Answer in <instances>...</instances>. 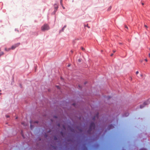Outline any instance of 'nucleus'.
<instances>
[{"instance_id":"f257e3e1","label":"nucleus","mask_w":150,"mask_h":150,"mask_svg":"<svg viewBox=\"0 0 150 150\" xmlns=\"http://www.w3.org/2000/svg\"><path fill=\"white\" fill-rule=\"evenodd\" d=\"M50 28L49 25L47 24H45L42 26L41 28V30L42 31H45L49 30Z\"/></svg>"},{"instance_id":"f03ea898","label":"nucleus","mask_w":150,"mask_h":150,"mask_svg":"<svg viewBox=\"0 0 150 150\" xmlns=\"http://www.w3.org/2000/svg\"><path fill=\"white\" fill-rule=\"evenodd\" d=\"M95 128V125L93 122H92L91 124L89 131H91L92 129H94Z\"/></svg>"},{"instance_id":"7ed1b4c3","label":"nucleus","mask_w":150,"mask_h":150,"mask_svg":"<svg viewBox=\"0 0 150 150\" xmlns=\"http://www.w3.org/2000/svg\"><path fill=\"white\" fill-rule=\"evenodd\" d=\"M20 44L19 43H17L16 44H15L13 45L11 47V49H12V50H13L14 49H15L16 47H17Z\"/></svg>"},{"instance_id":"20e7f679","label":"nucleus","mask_w":150,"mask_h":150,"mask_svg":"<svg viewBox=\"0 0 150 150\" xmlns=\"http://www.w3.org/2000/svg\"><path fill=\"white\" fill-rule=\"evenodd\" d=\"M98 113L96 115V116H95L93 118V120H94L96 118H98Z\"/></svg>"},{"instance_id":"39448f33","label":"nucleus","mask_w":150,"mask_h":150,"mask_svg":"<svg viewBox=\"0 0 150 150\" xmlns=\"http://www.w3.org/2000/svg\"><path fill=\"white\" fill-rule=\"evenodd\" d=\"M114 127V126L113 125H109V126H108V129H111L113 128Z\"/></svg>"},{"instance_id":"423d86ee","label":"nucleus","mask_w":150,"mask_h":150,"mask_svg":"<svg viewBox=\"0 0 150 150\" xmlns=\"http://www.w3.org/2000/svg\"><path fill=\"white\" fill-rule=\"evenodd\" d=\"M30 128H31V129H32V128H33V126L32 125V121H30Z\"/></svg>"},{"instance_id":"0eeeda50","label":"nucleus","mask_w":150,"mask_h":150,"mask_svg":"<svg viewBox=\"0 0 150 150\" xmlns=\"http://www.w3.org/2000/svg\"><path fill=\"white\" fill-rule=\"evenodd\" d=\"M54 8L56 10H57L58 8L57 5V4H55L54 5Z\"/></svg>"},{"instance_id":"6e6552de","label":"nucleus","mask_w":150,"mask_h":150,"mask_svg":"<svg viewBox=\"0 0 150 150\" xmlns=\"http://www.w3.org/2000/svg\"><path fill=\"white\" fill-rule=\"evenodd\" d=\"M11 49L10 48H9L8 49V50L7 49V48H6L5 49V50L6 51H8L9 50H10Z\"/></svg>"},{"instance_id":"1a4fd4ad","label":"nucleus","mask_w":150,"mask_h":150,"mask_svg":"<svg viewBox=\"0 0 150 150\" xmlns=\"http://www.w3.org/2000/svg\"><path fill=\"white\" fill-rule=\"evenodd\" d=\"M60 4L61 5H62V0H60Z\"/></svg>"},{"instance_id":"9d476101","label":"nucleus","mask_w":150,"mask_h":150,"mask_svg":"<svg viewBox=\"0 0 150 150\" xmlns=\"http://www.w3.org/2000/svg\"><path fill=\"white\" fill-rule=\"evenodd\" d=\"M64 28H63L61 30H60V32H61V31H64Z\"/></svg>"},{"instance_id":"9b49d317","label":"nucleus","mask_w":150,"mask_h":150,"mask_svg":"<svg viewBox=\"0 0 150 150\" xmlns=\"http://www.w3.org/2000/svg\"><path fill=\"white\" fill-rule=\"evenodd\" d=\"M144 106H143L142 105H140V108H143Z\"/></svg>"},{"instance_id":"f8f14e48","label":"nucleus","mask_w":150,"mask_h":150,"mask_svg":"<svg viewBox=\"0 0 150 150\" xmlns=\"http://www.w3.org/2000/svg\"><path fill=\"white\" fill-rule=\"evenodd\" d=\"M140 150H146V149H140Z\"/></svg>"},{"instance_id":"ddd939ff","label":"nucleus","mask_w":150,"mask_h":150,"mask_svg":"<svg viewBox=\"0 0 150 150\" xmlns=\"http://www.w3.org/2000/svg\"><path fill=\"white\" fill-rule=\"evenodd\" d=\"M61 6H62V7L63 8V9H65V8H64V7L63 6V4H62V5H61Z\"/></svg>"},{"instance_id":"4468645a","label":"nucleus","mask_w":150,"mask_h":150,"mask_svg":"<svg viewBox=\"0 0 150 150\" xmlns=\"http://www.w3.org/2000/svg\"><path fill=\"white\" fill-rule=\"evenodd\" d=\"M78 61L79 62H81V60L80 59H79L78 60Z\"/></svg>"},{"instance_id":"2eb2a0df","label":"nucleus","mask_w":150,"mask_h":150,"mask_svg":"<svg viewBox=\"0 0 150 150\" xmlns=\"http://www.w3.org/2000/svg\"><path fill=\"white\" fill-rule=\"evenodd\" d=\"M144 27H145L146 28H148V27L146 25H144Z\"/></svg>"},{"instance_id":"dca6fc26","label":"nucleus","mask_w":150,"mask_h":150,"mask_svg":"<svg viewBox=\"0 0 150 150\" xmlns=\"http://www.w3.org/2000/svg\"><path fill=\"white\" fill-rule=\"evenodd\" d=\"M33 123H38V122L37 121H34V122H33Z\"/></svg>"},{"instance_id":"f3484780","label":"nucleus","mask_w":150,"mask_h":150,"mask_svg":"<svg viewBox=\"0 0 150 150\" xmlns=\"http://www.w3.org/2000/svg\"><path fill=\"white\" fill-rule=\"evenodd\" d=\"M136 74H138L139 73V71H137L136 72Z\"/></svg>"},{"instance_id":"a211bd4d","label":"nucleus","mask_w":150,"mask_h":150,"mask_svg":"<svg viewBox=\"0 0 150 150\" xmlns=\"http://www.w3.org/2000/svg\"><path fill=\"white\" fill-rule=\"evenodd\" d=\"M81 49L83 51H84V49L83 47H81Z\"/></svg>"},{"instance_id":"6ab92c4d","label":"nucleus","mask_w":150,"mask_h":150,"mask_svg":"<svg viewBox=\"0 0 150 150\" xmlns=\"http://www.w3.org/2000/svg\"><path fill=\"white\" fill-rule=\"evenodd\" d=\"M22 125H24L25 126V124L24 122H22Z\"/></svg>"},{"instance_id":"aec40b11","label":"nucleus","mask_w":150,"mask_h":150,"mask_svg":"<svg viewBox=\"0 0 150 150\" xmlns=\"http://www.w3.org/2000/svg\"><path fill=\"white\" fill-rule=\"evenodd\" d=\"M143 61V60H140V62H141V63H142V62Z\"/></svg>"},{"instance_id":"412c9836","label":"nucleus","mask_w":150,"mask_h":150,"mask_svg":"<svg viewBox=\"0 0 150 150\" xmlns=\"http://www.w3.org/2000/svg\"><path fill=\"white\" fill-rule=\"evenodd\" d=\"M147 104L146 103V102H144V103L143 105H146Z\"/></svg>"},{"instance_id":"4be33fe9","label":"nucleus","mask_w":150,"mask_h":150,"mask_svg":"<svg viewBox=\"0 0 150 150\" xmlns=\"http://www.w3.org/2000/svg\"><path fill=\"white\" fill-rule=\"evenodd\" d=\"M56 87L58 88H59V86H56Z\"/></svg>"},{"instance_id":"5701e85b","label":"nucleus","mask_w":150,"mask_h":150,"mask_svg":"<svg viewBox=\"0 0 150 150\" xmlns=\"http://www.w3.org/2000/svg\"><path fill=\"white\" fill-rule=\"evenodd\" d=\"M63 128L64 129H65V126H64V125H63Z\"/></svg>"},{"instance_id":"b1692460","label":"nucleus","mask_w":150,"mask_h":150,"mask_svg":"<svg viewBox=\"0 0 150 150\" xmlns=\"http://www.w3.org/2000/svg\"><path fill=\"white\" fill-rule=\"evenodd\" d=\"M72 105H73V106H75V103H73V104H72Z\"/></svg>"},{"instance_id":"393cba45","label":"nucleus","mask_w":150,"mask_h":150,"mask_svg":"<svg viewBox=\"0 0 150 150\" xmlns=\"http://www.w3.org/2000/svg\"><path fill=\"white\" fill-rule=\"evenodd\" d=\"M125 27L126 28L128 29V27L126 25H125Z\"/></svg>"},{"instance_id":"a878e982","label":"nucleus","mask_w":150,"mask_h":150,"mask_svg":"<svg viewBox=\"0 0 150 150\" xmlns=\"http://www.w3.org/2000/svg\"><path fill=\"white\" fill-rule=\"evenodd\" d=\"M6 117L7 118H8V117H9V116L8 115H6Z\"/></svg>"},{"instance_id":"bb28decb","label":"nucleus","mask_w":150,"mask_h":150,"mask_svg":"<svg viewBox=\"0 0 150 150\" xmlns=\"http://www.w3.org/2000/svg\"><path fill=\"white\" fill-rule=\"evenodd\" d=\"M145 60V61H146V62H147V59H145V60Z\"/></svg>"},{"instance_id":"cd10ccee","label":"nucleus","mask_w":150,"mask_h":150,"mask_svg":"<svg viewBox=\"0 0 150 150\" xmlns=\"http://www.w3.org/2000/svg\"><path fill=\"white\" fill-rule=\"evenodd\" d=\"M58 126L59 127H60V125L59 124H58Z\"/></svg>"},{"instance_id":"c85d7f7f","label":"nucleus","mask_w":150,"mask_h":150,"mask_svg":"<svg viewBox=\"0 0 150 150\" xmlns=\"http://www.w3.org/2000/svg\"><path fill=\"white\" fill-rule=\"evenodd\" d=\"M54 139L55 140H56L57 139V138L56 137H55L54 138Z\"/></svg>"},{"instance_id":"c756f323","label":"nucleus","mask_w":150,"mask_h":150,"mask_svg":"<svg viewBox=\"0 0 150 150\" xmlns=\"http://www.w3.org/2000/svg\"><path fill=\"white\" fill-rule=\"evenodd\" d=\"M66 25H65L64 26V27H63V28H66Z\"/></svg>"},{"instance_id":"7c9ffc66","label":"nucleus","mask_w":150,"mask_h":150,"mask_svg":"<svg viewBox=\"0 0 150 150\" xmlns=\"http://www.w3.org/2000/svg\"><path fill=\"white\" fill-rule=\"evenodd\" d=\"M113 55V54H111L110 56H112V55Z\"/></svg>"},{"instance_id":"2f4dec72","label":"nucleus","mask_w":150,"mask_h":150,"mask_svg":"<svg viewBox=\"0 0 150 150\" xmlns=\"http://www.w3.org/2000/svg\"><path fill=\"white\" fill-rule=\"evenodd\" d=\"M149 57H150V53H149Z\"/></svg>"},{"instance_id":"473e14b6","label":"nucleus","mask_w":150,"mask_h":150,"mask_svg":"<svg viewBox=\"0 0 150 150\" xmlns=\"http://www.w3.org/2000/svg\"><path fill=\"white\" fill-rule=\"evenodd\" d=\"M113 52L114 53V52H115V51H115V50H113Z\"/></svg>"},{"instance_id":"72a5a7b5","label":"nucleus","mask_w":150,"mask_h":150,"mask_svg":"<svg viewBox=\"0 0 150 150\" xmlns=\"http://www.w3.org/2000/svg\"><path fill=\"white\" fill-rule=\"evenodd\" d=\"M142 4L143 5H144V4L143 3H142Z\"/></svg>"},{"instance_id":"f704fd0d","label":"nucleus","mask_w":150,"mask_h":150,"mask_svg":"<svg viewBox=\"0 0 150 150\" xmlns=\"http://www.w3.org/2000/svg\"><path fill=\"white\" fill-rule=\"evenodd\" d=\"M70 66V65H68V67H69Z\"/></svg>"},{"instance_id":"c9c22d12","label":"nucleus","mask_w":150,"mask_h":150,"mask_svg":"<svg viewBox=\"0 0 150 150\" xmlns=\"http://www.w3.org/2000/svg\"><path fill=\"white\" fill-rule=\"evenodd\" d=\"M22 135L24 137L23 134H22Z\"/></svg>"},{"instance_id":"e433bc0d","label":"nucleus","mask_w":150,"mask_h":150,"mask_svg":"<svg viewBox=\"0 0 150 150\" xmlns=\"http://www.w3.org/2000/svg\"><path fill=\"white\" fill-rule=\"evenodd\" d=\"M110 98V96H109L108 98L109 99Z\"/></svg>"},{"instance_id":"4c0bfd02","label":"nucleus","mask_w":150,"mask_h":150,"mask_svg":"<svg viewBox=\"0 0 150 150\" xmlns=\"http://www.w3.org/2000/svg\"><path fill=\"white\" fill-rule=\"evenodd\" d=\"M129 114L128 113H127V115L126 116H128V115H129Z\"/></svg>"},{"instance_id":"58836bf2","label":"nucleus","mask_w":150,"mask_h":150,"mask_svg":"<svg viewBox=\"0 0 150 150\" xmlns=\"http://www.w3.org/2000/svg\"><path fill=\"white\" fill-rule=\"evenodd\" d=\"M79 87H80V88H81V87L80 86H79Z\"/></svg>"},{"instance_id":"ea45409f","label":"nucleus","mask_w":150,"mask_h":150,"mask_svg":"<svg viewBox=\"0 0 150 150\" xmlns=\"http://www.w3.org/2000/svg\"><path fill=\"white\" fill-rule=\"evenodd\" d=\"M54 117H55V118H56V116H54Z\"/></svg>"},{"instance_id":"a19ab883","label":"nucleus","mask_w":150,"mask_h":150,"mask_svg":"<svg viewBox=\"0 0 150 150\" xmlns=\"http://www.w3.org/2000/svg\"><path fill=\"white\" fill-rule=\"evenodd\" d=\"M61 133V134H63V133H62V132Z\"/></svg>"},{"instance_id":"79ce46f5","label":"nucleus","mask_w":150,"mask_h":150,"mask_svg":"<svg viewBox=\"0 0 150 150\" xmlns=\"http://www.w3.org/2000/svg\"><path fill=\"white\" fill-rule=\"evenodd\" d=\"M86 26H87L88 28H89L87 25H86Z\"/></svg>"},{"instance_id":"37998d69","label":"nucleus","mask_w":150,"mask_h":150,"mask_svg":"<svg viewBox=\"0 0 150 150\" xmlns=\"http://www.w3.org/2000/svg\"><path fill=\"white\" fill-rule=\"evenodd\" d=\"M1 94V93H0V95Z\"/></svg>"},{"instance_id":"c03bdc74","label":"nucleus","mask_w":150,"mask_h":150,"mask_svg":"<svg viewBox=\"0 0 150 150\" xmlns=\"http://www.w3.org/2000/svg\"><path fill=\"white\" fill-rule=\"evenodd\" d=\"M141 76H142V74H141Z\"/></svg>"},{"instance_id":"a18cd8bd","label":"nucleus","mask_w":150,"mask_h":150,"mask_svg":"<svg viewBox=\"0 0 150 150\" xmlns=\"http://www.w3.org/2000/svg\"><path fill=\"white\" fill-rule=\"evenodd\" d=\"M61 79H62V77H61Z\"/></svg>"},{"instance_id":"49530a36","label":"nucleus","mask_w":150,"mask_h":150,"mask_svg":"<svg viewBox=\"0 0 150 150\" xmlns=\"http://www.w3.org/2000/svg\"><path fill=\"white\" fill-rule=\"evenodd\" d=\"M1 91V90H0V92Z\"/></svg>"},{"instance_id":"de8ad7c7","label":"nucleus","mask_w":150,"mask_h":150,"mask_svg":"<svg viewBox=\"0 0 150 150\" xmlns=\"http://www.w3.org/2000/svg\"><path fill=\"white\" fill-rule=\"evenodd\" d=\"M1 50L0 49V51H1Z\"/></svg>"}]
</instances>
